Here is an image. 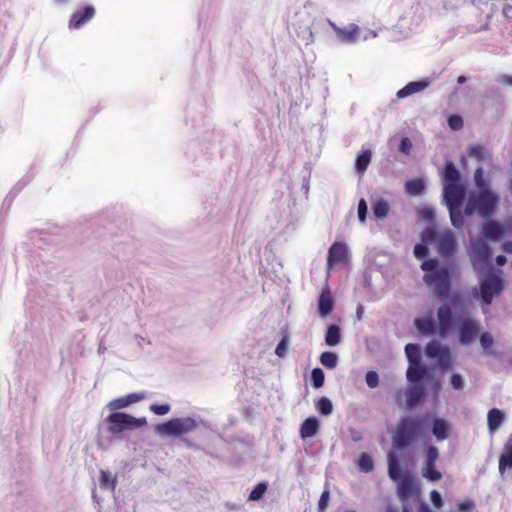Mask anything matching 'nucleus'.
Here are the masks:
<instances>
[{
	"instance_id": "1",
	"label": "nucleus",
	"mask_w": 512,
	"mask_h": 512,
	"mask_svg": "<svg viewBox=\"0 0 512 512\" xmlns=\"http://www.w3.org/2000/svg\"><path fill=\"white\" fill-rule=\"evenodd\" d=\"M452 267L440 266L438 260L431 259L422 265L423 282L433 288L435 295L442 300L436 316L439 336L446 337L454 328L458 329V341L462 346L471 345L480 333V325L470 316L467 298L460 292L452 291Z\"/></svg>"
},
{
	"instance_id": "2",
	"label": "nucleus",
	"mask_w": 512,
	"mask_h": 512,
	"mask_svg": "<svg viewBox=\"0 0 512 512\" xmlns=\"http://www.w3.org/2000/svg\"><path fill=\"white\" fill-rule=\"evenodd\" d=\"M474 189L468 192L463 209V217L479 216L483 220L493 218L500 205V195L493 190L491 180L484 175L482 166H478L473 174Z\"/></svg>"
},
{
	"instance_id": "3",
	"label": "nucleus",
	"mask_w": 512,
	"mask_h": 512,
	"mask_svg": "<svg viewBox=\"0 0 512 512\" xmlns=\"http://www.w3.org/2000/svg\"><path fill=\"white\" fill-rule=\"evenodd\" d=\"M482 268L473 260V267L478 273L479 286L473 290L474 298L478 299L483 306L492 304L495 297L499 296L505 289L503 271L495 268L492 259L489 262H481Z\"/></svg>"
},
{
	"instance_id": "4",
	"label": "nucleus",
	"mask_w": 512,
	"mask_h": 512,
	"mask_svg": "<svg viewBox=\"0 0 512 512\" xmlns=\"http://www.w3.org/2000/svg\"><path fill=\"white\" fill-rule=\"evenodd\" d=\"M507 234V226L502 222L490 218L484 220L480 226V236L470 243L472 258H478L480 262H489L492 259V248L488 242H498Z\"/></svg>"
},
{
	"instance_id": "5",
	"label": "nucleus",
	"mask_w": 512,
	"mask_h": 512,
	"mask_svg": "<svg viewBox=\"0 0 512 512\" xmlns=\"http://www.w3.org/2000/svg\"><path fill=\"white\" fill-rule=\"evenodd\" d=\"M429 415L403 416L392 435V446L396 450H407L425 431Z\"/></svg>"
},
{
	"instance_id": "6",
	"label": "nucleus",
	"mask_w": 512,
	"mask_h": 512,
	"mask_svg": "<svg viewBox=\"0 0 512 512\" xmlns=\"http://www.w3.org/2000/svg\"><path fill=\"white\" fill-rule=\"evenodd\" d=\"M427 231L433 233V241L431 244L435 245V249L437 254L442 258L432 257V259H436L439 262L440 266L451 265L452 267V279L456 276L459 266L457 261L455 260V255L458 250V243L455 235L449 229L439 232L434 226H428ZM431 260L428 258L421 262L420 268L422 269V265L424 262Z\"/></svg>"
},
{
	"instance_id": "7",
	"label": "nucleus",
	"mask_w": 512,
	"mask_h": 512,
	"mask_svg": "<svg viewBox=\"0 0 512 512\" xmlns=\"http://www.w3.org/2000/svg\"><path fill=\"white\" fill-rule=\"evenodd\" d=\"M465 195L464 186H443V201L448 209L451 224L456 229L464 227L463 203Z\"/></svg>"
},
{
	"instance_id": "8",
	"label": "nucleus",
	"mask_w": 512,
	"mask_h": 512,
	"mask_svg": "<svg viewBox=\"0 0 512 512\" xmlns=\"http://www.w3.org/2000/svg\"><path fill=\"white\" fill-rule=\"evenodd\" d=\"M108 431L112 434H118L124 430H131L143 427L147 424L146 418H135L132 415L115 412L107 416Z\"/></svg>"
},
{
	"instance_id": "9",
	"label": "nucleus",
	"mask_w": 512,
	"mask_h": 512,
	"mask_svg": "<svg viewBox=\"0 0 512 512\" xmlns=\"http://www.w3.org/2000/svg\"><path fill=\"white\" fill-rule=\"evenodd\" d=\"M197 427L192 418H174L157 426V432L161 434L180 436L189 433Z\"/></svg>"
},
{
	"instance_id": "10",
	"label": "nucleus",
	"mask_w": 512,
	"mask_h": 512,
	"mask_svg": "<svg viewBox=\"0 0 512 512\" xmlns=\"http://www.w3.org/2000/svg\"><path fill=\"white\" fill-rule=\"evenodd\" d=\"M349 262V249L345 242L336 241L328 250L327 268L342 267Z\"/></svg>"
},
{
	"instance_id": "11",
	"label": "nucleus",
	"mask_w": 512,
	"mask_h": 512,
	"mask_svg": "<svg viewBox=\"0 0 512 512\" xmlns=\"http://www.w3.org/2000/svg\"><path fill=\"white\" fill-rule=\"evenodd\" d=\"M406 378L410 384H423L433 378V372L423 363L408 365Z\"/></svg>"
},
{
	"instance_id": "12",
	"label": "nucleus",
	"mask_w": 512,
	"mask_h": 512,
	"mask_svg": "<svg viewBox=\"0 0 512 512\" xmlns=\"http://www.w3.org/2000/svg\"><path fill=\"white\" fill-rule=\"evenodd\" d=\"M397 496L400 500H406L419 492L414 476L407 472L406 476L396 481Z\"/></svg>"
},
{
	"instance_id": "13",
	"label": "nucleus",
	"mask_w": 512,
	"mask_h": 512,
	"mask_svg": "<svg viewBox=\"0 0 512 512\" xmlns=\"http://www.w3.org/2000/svg\"><path fill=\"white\" fill-rule=\"evenodd\" d=\"M95 12V8L92 5H86L77 9L70 17L69 28H81L95 16Z\"/></svg>"
},
{
	"instance_id": "14",
	"label": "nucleus",
	"mask_w": 512,
	"mask_h": 512,
	"mask_svg": "<svg viewBox=\"0 0 512 512\" xmlns=\"http://www.w3.org/2000/svg\"><path fill=\"white\" fill-rule=\"evenodd\" d=\"M413 324L423 336L439 334L438 320L436 321L432 316L416 317Z\"/></svg>"
},
{
	"instance_id": "15",
	"label": "nucleus",
	"mask_w": 512,
	"mask_h": 512,
	"mask_svg": "<svg viewBox=\"0 0 512 512\" xmlns=\"http://www.w3.org/2000/svg\"><path fill=\"white\" fill-rule=\"evenodd\" d=\"M427 396L424 384H410L406 390V404L412 409L421 404Z\"/></svg>"
},
{
	"instance_id": "16",
	"label": "nucleus",
	"mask_w": 512,
	"mask_h": 512,
	"mask_svg": "<svg viewBox=\"0 0 512 512\" xmlns=\"http://www.w3.org/2000/svg\"><path fill=\"white\" fill-rule=\"evenodd\" d=\"M462 175L453 161H446L442 171L443 186H463Z\"/></svg>"
},
{
	"instance_id": "17",
	"label": "nucleus",
	"mask_w": 512,
	"mask_h": 512,
	"mask_svg": "<svg viewBox=\"0 0 512 512\" xmlns=\"http://www.w3.org/2000/svg\"><path fill=\"white\" fill-rule=\"evenodd\" d=\"M421 242L414 246L413 254L418 260H426L430 255L429 244L433 241V233L427 231V227L420 234Z\"/></svg>"
},
{
	"instance_id": "18",
	"label": "nucleus",
	"mask_w": 512,
	"mask_h": 512,
	"mask_svg": "<svg viewBox=\"0 0 512 512\" xmlns=\"http://www.w3.org/2000/svg\"><path fill=\"white\" fill-rule=\"evenodd\" d=\"M431 432L437 441H444L450 436L451 425L444 418L434 417L431 423Z\"/></svg>"
},
{
	"instance_id": "19",
	"label": "nucleus",
	"mask_w": 512,
	"mask_h": 512,
	"mask_svg": "<svg viewBox=\"0 0 512 512\" xmlns=\"http://www.w3.org/2000/svg\"><path fill=\"white\" fill-rule=\"evenodd\" d=\"M328 22L334 28L336 36L341 42L352 44L357 41L359 30L357 25L350 24L348 28H338L330 20Z\"/></svg>"
},
{
	"instance_id": "20",
	"label": "nucleus",
	"mask_w": 512,
	"mask_h": 512,
	"mask_svg": "<svg viewBox=\"0 0 512 512\" xmlns=\"http://www.w3.org/2000/svg\"><path fill=\"white\" fill-rule=\"evenodd\" d=\"M505 413L503 410L493 407L487 413V426L488 431L492 435L494 434L504 423Z\"/></svg>"
},
{
	"instance_id": "21",
	"label": "nucleus",
	"mask_w": 512,
	"mask_h": 512,
	"mask_svg": "<svg viewBox=\"0 0 512 512\" xmlns=\"http://www.w3.org/2000/svg\"><path fill=\"white\" fill-rule=\"evenodd\" d=\"M387 462L388 476L392 481L396 482L406 476V473L403 472L400 460L396 454L389 453L387 456Z\"/></svg>"
},
{
	"instance_id": "22",
	"label": "nucleus",
	"mask_w": 512,
	"mask_h": 512,
	"mask_svg": "<svg viewBox=\"0 0 512 512\" xmlns=\"http://www.w3.org/2000/svg\"><path fill=\"white\" fill-rule=\"evenodd\" d=\"M342 330L337 324H330L326 328L325 343L330 347H335L341 343Z\"/></svg>"
},
{
	"instance_id": "23",
	"label": "nucleus",
	"mask_w": 512,
	"mask_h": 512,
	"mask_svg": "<svg viewBox=\"0 0 512 512\" xmlns=\"http://www.w3.org/2000/svg\"><path fill=\"white\" fill-rule=\"evenodd\" d=\"M448 349L449 348L447 346L442 345L438 341L432 340L426 344L424 353L427 358L437 360L442 355H444V353L447 352Z\"/></svg>"
},
{
	"instance_id": "24",
	"label": "nucleus",
	"mask_w": 512,
	"mask_h": 512,
	"mask_svg": "<svg viewBox=\"0 0 512 512\" xmlns=\"http://www.w3.org/2000/svg\"><path fill=\"white\" fill-rule=\"evenodd\" d=\"M404 350L409 365L422 363V350L419 344L408 343L405 345Z\"/></svg>"
},
{
	"instance_id": "25",
	"label": "nucleus",
	"mask_w": 512,
	"mask_h": 512,
	"mask_svg": "<svg viewBox=\"0 0 512 512\" xmlns=\"http://www.w3.org/2000/svg\"><path fill=\"white\" fill-rule=\"evenodd\" d=\"M372 212L377 220L385 219L390 212V204L387 200L379 198L372 203Z\"/></svg>"
},
{
	"instance_id": "26",
	"label": "nucleus",
	"mask_w": 512,
	"mask_h": 512,
	"mask_svg": "<svg viewBox=\"0 0 512 512\" xmlns=\"http://www.w3.org/2000/svg\"><path fill=\"white\" fill-rule=\"evenodd\" d=\"M425 189V182L421 178L411 179L405 183V191L410 196H420L424 193Z\"/></svg>"
},
{
	"instance_id": "27",
	"label": "nucleus",
	"mask_w": 512,
	"mask_h": 512,
	"mask_svg": "<svg viewBox=\"0 0 512 512\" xmlns=\"http://www.w3.org/2000/svg\"><path fill=\"white\" fill-rule=\"evenodd\" d=\"M319 423L317 418L310 417L306 419L300 428V436L303 439L309 438L313 435H315L318 431Z\"/></svg>"
},
{
	"instance_id": "28",
	"label": "nucleus",
	"mask_w": 512,
	"mask_h": 512,
	"mask_svg": "<svg viewBox=\"0 0 512 512\" xmlns=\"http://www.w3.org/2000/svg\"><path fill=\"white\" fill-rule=\"evenodd\" d=\"M478 336H479L480 345L483 348L485 355L497 357L498 353L493 349V345H494L493 336L487 331L482 332L481 334L479 333Z\"/></svg>"
},
{
	"instance_id": "29",
	"label": "nucleus",
	"mask_w": 512,
	"mask_h": 512,
	"mask_svg": "<svg viewBox=\"0 0 512 512\" xmlns=\"http://www.w3.org/2000/svg\"><path fill=\"white\" fill-rule=\"evenodd\" d=\"M334 299L328 285L322 287V318L327 317L334 309Z\"/></svg>"
},
{
	"instance_id": "30",
	"label": "nucleus",
	"mask_w": 512,
	"mask_h": 512,
	"mask_svg": "<svg viewBox=\"0 0 512 512\" xmlns=\"http://www.w3.org/2000/svg\"><path fill=\"white\" fill-rule=\"evenodd\" d=\"M507 470H512V447L504 445L499 456V473L503 476Z\"/></svg>"
},
{
	"instance_id": "31",
	"label": "nucleus",
	"mask_w": 512,
	"mask_h": 512,
	"mask_svg": "<svg viewBox=\"0 0 512 512\" xmlns=\"http://www.w3.org/2000/svg\"><path fill=\"white\" fill-rule=\"evenodd\" d=\"M371 158H372V153L370 150H363L360 154L357 155L356 157V160H355V170L362 174L364 173L370 162H371Z\"/></svg>"
},
{
	"instance_id": "32",
	"label": "nucleus",
	"mask_w": 512,
	"mask_h": 512,
	"mask_svg": "<svg viewBox=\"0 0 512 512\" xmlns=\"http://www.w3.org/2000/svg\"><path fill=\"white\" fill-rule=\"evenodd\" d=\"M467 154L478 162H484L486 159H490V153L480 144L470 146L467 150Z\"/></svg>"
},
{
	"instance_id": "33",
	"label": "nucleus",
	"mask_w": 512,
	"mask_h": 512,
	"mask_svg": "<svg viewBox=\"0 0 512 512\" xmlns=\"http://www.w3.org/2000/svg\"><path fill=\"white\" fill-rule=\"evenodd\" d=\"M359 470L363 473H370L374 470V460L368 453H362L357 461Z\"/></svg>"
},
{
	"instance_id": "34",
	"label": "nucleus",
	"mask_w": 512,
	"mask_h": 512,
	"mask_svg": "<svg viewBox=\"0 0 512 512\" xmlns=\"http://www.w3.org/2000/svg\"><path fill=\"white\" fill-rule=\"evenodd\" d=\"M422 476L431 482H437L442 478V474L436 468V464H424Z\"/></svg>"
},
{
	"instance_id": "35",
	"label": "nucleus",
	"mask_w": 512,
	"mask_h": 512,
	"mask_svg": "<svg viewBox=\"0 0 512 512\" xmlns=\"http://www.w3.org/2000/svg\"><path fill=\"white\" fill-rule=\"evenodd\" d=\"M99 483L102 489H110L111 491H114L116 488V478L108 471H100Z\"/></svg>"
},
{
	"instance_id": "36",
	"label": "nucleus",
	"mask_w": 512,
	"mask_h": 512,
	"mask_svg": "<svg viewBox=\"0 0 512 512\" xmlns=\"http://www.w3.org/2000/svg\"><path fill=\"white\" fill-rule=\"evenodd\" d=\"M338 355L333 351L322 352V366L333 369L337 366Z\"/></svg>"
},
{
	"instance_id": "37",
	"label": "nucleus",
	"mask_w": 512,
	"mask_h": 512,
	"mask_svg": "<svg viewBox=\"0 0 512 512\" xmlns=\"http://www.w3.org/2000/svg\"><path fill=\"white\" fill-rule=\"evenodd\" d=\"M425 463L424 464H436L439 459V450L435 445H427L425 447Z\"/></svg>"
},
{
	"instance_id": "38",
	"label": "nucleus",
	"mask_w": 512,
	"mask_h": 512,
	"mask_svg": "<svg viewBox=\"0 0 512 512\" xmlns=\"http://www.w3.org/2000/svg\"><path fill=\"white\" fill-rule=\"evenodd\" d=\"M430 83H431L430 80H428L427 78H423L421 80L411 81V82L407 83L406 85L408 86L411 93L415 94L417 92H421L424 89H426L430 85Z\"/></svg>"
},
{
	"instance_id": "39",
	"label": "nucleus",
	"mask_w": 512,
	"mask_h": 512,
	"mask_svg": "<svg viewBox=\"0 0 512 512\" xmlns=\"http://www.w3.org/2000/svg\"><path fill=\"white\" fill-rule=\"evenodd\" d=\"M266 490H267V484L265 482H260L250 492L248 499L250 501L259 500L263 497Z\"/></svg>"
},
{
	"instance_id": "40",
	"label": "nucleus",
	"mask_w": 512,
	"mask_h": 512,
	"mask_svg": "<svg viewBox=\"0 0 512 512\" xmlns=\"http://www.w3.org/2000/svg\"><path fill=\"white\" fill-rule=\"evenodd\" d=\"M419 218L426 222H434L436 217L435 209L432 207H423L418 211Z\"/></svg>"
},
{
	"instance_id": "41",
	"label": "nucleus",
	"mask_w": 512,
	"mask_h": 512,
	"mask_svg": "<svg viewBox=\"0 0 512 512\" xmlns=\"http://www.w3.org/2000/svg\"><path fill=\"white\" fill-rule=\"evenodd\" d=\"M438 366L442 371H447L452 368V359L450 354V349L444 353L440 358L437 359Z\"/></svg>"
},
{
	"instance_id": "42",
	"label": "nucleus",
	"mask_w": 512,
	"mask_h": 512,
	"mask_svg": "<svg viewBox=\"0 0 512 512\" xmlns=\"http://www.w3.org/2000/svg\"><path fill=\"white\" fill-rule=\"evenodd\" d=\"M368 214V205L364 198H361L358 202L357 216L360 223H365Z\"/></svg>"
},
{
	"instance_id": "43",
	"label": "nucleus",
	"mask_w": 512,
	"mask_h": 512,
	"mask_svg": "<svg viewBox=\"0 0 512 512\" xmlns=\"http://www.w3.org/2000/svg\"><path fill=\"white\" fill-rule=\"evenodd\" d=\"M448 126L453 131H458L463 128L464 122L460 115L453 114L448 117Z\"/></svg>"
},
{
	"instance_id": "44",
	"label": "nucleus",
	"mask_w": 512,
	"mask_h": 512,
	"mask_svg": "<svg viewBox=\"0 0 512 512\" xmlns=\"http://www.w3.org/2000/svg\"><path fill=\"white\" fill-rule=\"evenodd\" d=\"M288 345H289V336L284 335L275 349L276 355L279 356L280 358L285 357L287 354V351H288Z\"/></svg>"
},
{
	"instance_id": "45",
	"label": "nucleus",
	"mask_w": 512,
	"mask_h": 512,
	"mask_svg": "<svg viewBox=\"0 0 512 512\" xmlns=\"http://www.w3.org/2000/svg\"><path fill=\"white\" fill-rule=\"evenodd\" d=\"M365 382L369 388H376L379 385V375L376 371H368L365 375Z\"/></svg>"
},
{
	"instance_id": "46",
	"label": "nucleus",
	"mask_w": 512,
	"mask_h": 512,
	"mask_svg": "<svg viewBox=\"0 0 512 512\" xmlns=\"http://www.w3.org/2000/svg\"><path fill=\"white\" fill-rule=\"evenodd\" d=\"M412 142L408 137H402L399 142L398 150L399 152L409 155L412 150Z\"/></svg>"
},
{
	"instance_id": "47",
	"label": "nucleus",
	"mask_w": 512,
	"mask_h": 512,
	"mask_svg": "<svg viewBox=\"0 0 512 512\" xmlns=\"http://www.w3.org/2000/svg\"><path fill=\"white\" fill-rule=\"evenodd\" d=\"M450 383L455 390H462L464 388V379L459 373L455 372L451 375Z\"/></svg>"
},
{
	"instance_id": "48",
	"label": "nucleus",
	"mask_w": 512,
	"mask_h": 512,
	"mask_svg": "<svg viewBox=\"0 0 512 512\" xmlns=\"http://www.w3.org/2000/svg\"><path fill=\"white\" fill-rule=\"evenodd\" d=\"M170 405L169 404H152L150 406L151 412H153L156 415H165L170 411Z\"/></svg>"
},
{
	"instance_id": "49",
	"label": "nucleus",
	"mask_w": 512,
	"mask_h": 512,
	"mask_svg": "<svg viewBox=\"0 0 512 512\" xmlns=\"http://www.w3.org/2000/svg\"><path fill=\"white\" fill-rule=\"evenodd\" d=\"M430 499H431V502L432 504L436 507V508H441L442 505H443V499H442V495L439 491L437 490H432L430 492Z\"/></svg>"
},
{
	"instance_id": "50",
	"label": "nucleus",
	"mask_w": 512,
	"mask_h": 512,
	"mask_svg": "<svg viewBox=\"0 0 512 512\" xmlns=\"http://www.w3.org/2000/svg\"><path fill=\"white\" fill-rule=\"evenodd\" d=\"M109 407L112 410H118V409H122V408L128 407V403L126 401V397L124 396V397H120V398L114 399L113 401H111L109 403Z\"/></svg>"
},
{
	"instance_id": "51",
	"label": "nucleus",
	"mask_w": 512,
	"mask_h": 512,
	"mask_svg": "<svg viewBox=\"0 0 512 512\" xmlns=\"http://www.w3.org/2000/svg\"><path fill=\"white\" fill-rule=\"evenodd\" d=\"M333 411V404L331 400L325 396H322V416H328Z\"/></svg>"
},
{
	"instance_id": "52",
	"label": "nucleus",
	"mask_w": 512,
	"mask_h": 512,
	"mask_svg": "<svg viewBox=\"0 0 512 512\" xmlns=\"http://www.w3.org/2000/svg\"><path fill=\"white\" fill-rule=\"evenodd\" d=\"M475 502L472 499L464 500L458 503V510L460 512H470L474 509Z\"/></svg>"
},
{
	"instance_id": "53",
	"label": "nucleus",
	"mask_w": 512,
	"mask_h": 512,
	"mask_svg": "<svg viewBox=\"0 0 512 512\" xmlns=\"http://www.w3.org/2000/svg\"><path fill=\"white\" fill-rule=\"evenodd\" d=\"M128 406L145 399V393H130L125 396Z\"/></svg>"
},
{
	"instance_id": "54",
	"label": "nucleus",
	"mask_w": 512,
	"mask_h": 512,
	"mask_svg": "<svg viewBox=\"0 0 512 512\" xmlns=\"http://www.w3.org/2000/svg\"><path fill=\"white\" fill-rule=\"evenodd\" d=\"M312 382L315 388L320 387V368L316 367L312 371Z\"/></svg>"
},
{
	"instance_id": "55",
	"label": "nucleus",
	"mask_w": 512,
	"mask_h": 512,
	"mask_svg": "<svg viewBox=\"0 0 512 512\" xmlns=\"http://www.w3.org/2000/svg\"><path fill=\"white\" fill-rule=\"evenodd\" d=\"M411 95H413V94L411 93V91L409 90L407 85H405L403 88L399 89L396 93V96L398 99H403V98H406Z\"/></svg>"
},
{
	"instance_id": "56",
	"label": "nucleus",
	"mask_w": 512,
	"mask_h": 512,
	"mask_svg": "<svg viewBox=\"0 0 512 512\" xmlns=\"http://www.w3.org/2000/svg\"><path fill=\"white\" fill-rule=\"evenodd\" d=\"M329 492L327 490L322 491V512L326 509L329 502Z\"/></svg>"
},
{
	"instance_id": "57",
	"label": "nucleus",
	"mask_w": 512,
	"mask_h": 512,
	"mask_svg": "<svg viewBox=\"0 0 512 512\" xmlns=\"http://www.w3.org/2000/svg\"><path fill=\"white\" fill-rule=\"evenodd\" d=\"M495 263L498 267H502L507 263V257L504 254L497 255Z\"/></svg>"
},
{
	"instance_id": "58",
	"label": "nucleus",
	"mask_w": 512,
	"mask_h": 512,
	"mask_svg": "<svg viewBox=\"0 0 512 512\" xmlns=\"http://www.w3.org/2000/svg\"><path fill=\"white\" fill-rule=\"evenodd\" d=\"M501 249L504 253L512 254V241H506L502 244Z\"/></svg>"
},
{
	"instance_id": "59",
	"label": "nucleus",
	"mask_w": 512,
	"mask_h": 512,
	"mask_svg": "<svg viewBox=\"0 0 512 512\" xmlns=\"http://www.w3.org/2000/svg\"><path fill=\"white\" fill-rule=\"evenodd\" d=\"M503 14L506 18L512 19V5H510V4L504 5Z\"/></svg>"
},
{
	"instance_id": "60",
	"label": "nucleus",
	"mask_w": 512,
	"mask_h": 512,
	"mask_svg": "<svg viewBox=\"0 0 512 512\" xmlns=\"http://www.w3.org/2000/svg\"><path fill=\"white\" fill-rule=\"evenodd\" d=\"M364 314V306L359 304L356 308V318L357 320H361Z\"/></svg>"
},
{
	"instance_id": "61",
	"label": "nucleus",
	"mask_w": 512,
	"mask_h": 512,
	"mask_svg": "<svg viewBox=\"0 0 512 512\" xmlns=\"http://www.w3.org/2000/svg\"><path fill=\"white\" fill-rule=\"evenodd\" d=\"M419 512H433L426 502H421L419 505Z\"/></svg>"
},
{
	"instance_id": "62",
	"label": "nucleus",
	"mask_w": 512,
	"mask_h": 512,
	"mask_svg": "<svg viewBox=\"0 0 512 512\" xmlns=\"http://www.w3.org/2000/svg\"><path fill=\"white\" fill-rule=\"evenodd\" d=\"M502 81L508 86H512V75H503Z\"/></svg>"
},
{
	"instance_id": "63",
	"label": "nucleus",
	"mask_w": 512,
	"mask_h": 512,
	"mask_svg": "<svg viewBox=\"0 0 512 512\" xmlns=\"http://www.w3.org/2000/svg\"><path fill=\"white\" fill-rule=\"evenodd\" d=\"M502 225L507 226V233L512 231V218H508Z\"/></svg>"
},
{
	"instance_id": "64",
	"label": "nucleus",
	"mask_w": 512,
	"mask_h": 512,
	"mask_svg": "<svg viewBox=\"0 0 512 512\" xmlns=\"http://www.w3.org/2000/svg\"><path fill=\"white\" fill-rule=\"evenodd\" d=\"M385 512H399V509L394 505H388Z\"/></svg>"
}]
</instances>
